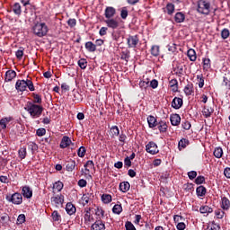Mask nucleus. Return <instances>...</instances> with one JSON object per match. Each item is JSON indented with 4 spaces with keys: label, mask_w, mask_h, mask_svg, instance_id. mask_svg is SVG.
Segmentation results:
<instances>
[{
    "label": "nucleus",
    "mask_w": 230,
    "mask_h": 230,
    "mask_svg": "<svg viewBox=\"0 0 230 230\" xmlns=\"http://www.w3.org/2000/svg\"><path fill=\"white\" fill-rule=\"evenodd\" d=\"M196 193L198 197H205L206 193H208V190L206 187L200 185L196 189Z\"/></svg>",
    "instance_id": "c85d7f7f"
},
{
    "label": "nucleus",
    "mask_w": 230,
    "mask_h": 230,
    "mask_svg": "<svg viewBox=\"0 0 230 230\" xmlns=\"http://www.w3.org/2000/svg\"><path fill=\"white\" fill-rule=\"evenodd\" d=\"M66 211L67 215H75V213H76V207H75L73 203L69 202L66 204Z\"/></svg>",
    "instance_id": "b1692460"
},
{
    "label": "nucleus",
    "mask_w": 230,
    "mask_h": 230,
    "mask_svg": "<svg viewBox=\"0 0 230 230\" xmlns=\"http://www.w3.org/2000/svg\"><path fill=\"white\" fill-rule=\"evenodd\" d=\"M211 67V59L203 58V68L209 69Z\"/></svg>",
    "instance_id": "864d4df0"
},
{
    "label": "nucleus",
    "mask_w": 230,
    "mask_h": 230,
    "mask_svg": "<svg viewBox=\"0 0 230 230\" xmlns=\"http://www.w3.org/2000/svg\"><path fill=\"white\" fill-rule=\"evenodd\" d=\"M26 222V216L24 214H20L17 218V224H24Z\"/></svg>",
    "instance_id": "680f3d73"
},
{
    "label": "nucleus",
    "mask_w": 230,
    "mask_h": 230,
    "mask_svg": "<svg viewBox=\"0 0 230 230\" xmlns=\"http://www.w3.org/2000/svg\"><path fill=\"white\" fill-rule=\"evenodd\" d=\"M184 93L186 94V96H191V94H193L195 92L193 91V84H188L185 87H184Z\"/></svg>",
    "instance_id": "473e14b6"
},
{
    "label": "nucleus",
    "mask_w": 230,
    "mask_h": 230,
    "mask_svg": "<svg viewBox=\"0 0 230 230\" xmlns=\"http://www.w3.org/2000/svg\"><path fill=\"white\" fill-rule=\"evenodd\" d=\"M213 154L217 159H222V155H224V150L222 147H216Z\"/></svg>",
    "instance_id": "e433bc0d"
},
{
    "label": "nucleus",
    "mask_w": 230,
    "mask_h": 230,
    "mask_svg": "<svg viewBox=\"0 0 230 230\" xmlns=\"http://www.w3.org/2000/svg\"><path fill=\"white\" fill-rule=\"evenodd\" d=\"M15 76H17V72H15V70H8L5 72L4 82H12Z\"/></svg>",
    "instance_id": "a211bd4d"
},
{
    "label": "nucleus",
    "mask_w": 230,
    "mask_h": 230,
    "mask_svg": "<svg viewBox=\"0 0 230 230\" xmlns=\"http://www.w3.org/2000/svg\"><path fill=\"white\" fill-rule=\"evenodd\" d=\"M71 145L75 146V144L73 143V141H71V138L67 136H64L59 144V147L64 149V148H67L68 146H71Z\"/></svg>",
    "instance_id": "1a4fd4ad"
},
{
    "label": "nucleus",
    "mask_w": 230,
    "mask_h": 230,
    "mask_svg": "<svg viewBox=\"0 0 230 230\" xmlns=\"http://www.w3.org/2000/svg\"><path fill=\"white\" fill-rule=\"evenodd\" d=\"M230 35L229 29H223L221 31V38L226 40V39H228Z\"/></svg>",
    "instance_id": "6e6d98bb"
},
{
    "label": "nucleus",
    "mask_w": 230,
    "mask_h": 230,
    "mask_svg": "<svg viewBox=\"0 0 230 230\" xmlns=\"http://www.w3.org/2000/svg\"><path fill=\"white\" fill-rule=\"evenodd\" d=\"M116 15V8L112 6H108L105 8L104 11V17L106 19H112Z\"/></svg>",
    "instance_id": "9b49d317"
},
{
    "label": "nucleus",
    "mask_w": 230,
    "mask_h": 230,
    "mask_svg": "<svg viewBox=\"0 0 230 230\" xmlns=\"http://www.w3.org/2000/svg\"><path fill=\"white\" fill-rule=\"evenodd\" d=\"M119 190L122 193H127L130 190V183L128 181H122L119 183Z\"/></svg>",
    "instance_id": "bb28decb"
},
{
    "label": "nucleus",
    "mask_w": 230,
    "mask_h": 230,
    "mask_svg": "<svg viewBox=\"0 0 230 230\" xmlns=\"http://www.w3.org/2000/svg\"><path fill=\"white\" fill-rule=\"evenodd\" d=\"M66 172H73V170L76 168V161L70 159L68 162H66Z\"/></svg>",
    "instance_id": "a878e982"
},
{
    "label": "nucleus",
    "mask_w": 230,
    "mask_h": 230,
    "mask_svg": "<svg viewBox=\"0 0 230 230\" xmlns=\"http://www.w3.org/2000/svg\"><path fill=\"white\" fill-rule=\"evenodd\" d=\"M212 3L213 0H199L197 7L198 13H200L201 15H209L211 10H213L211 7Z\"/></svg>",
    "instance_id": "f03ea898"
},
{
    "label": "nucleus",
    "mask_w": 230,
    "mask_h": 230,
    "mask_svg": "<svg viewBox=\"0 0 230 230\" xmlns=\"http://www.w3.org/2000/svg\"><path fill=\"white\" fill-rule=\"evenodd\" d=\"M223 85H225L226 89H230V79L227 76L223 77Z\"/></svg>",
    "instance_id": "338daca9"
},
{
    "label": "nucleus",
    "mask_w": 230,
    "mask_h": 230,
    "mask_svg": "<svg viewBox=\"0 0 230 230\" xmlns=\"http://www.w3.org/2000/svg\"><path fill=\"white\" fill-rule=\"evenodd\" d=\"M92 230H105V223L101 218H96L91 226Z\"/></svg>",
    "instance_id": "9d476101"
},
{
    "label": "nucleus",
    "mask_w": 230,
    "mask_h": 230,
    "mask_svg": "<svg viewBox=\"0 0 230 230\" xmlns=\"http://www.w3.org/2000/svg\"><path fill=\"white\" fill-rule=\"evenodd\" d=\"M94 222V217L91 215V208H85L84 210V223Z\"/></svg>",
    "instance_id": "6ab92c4d"
},
{
    "label": "nucleus",
    "mask_w": 230,
    "mask_h": 230,
    "mask_svg": "<svg viewBox=\"0 0 230 230\" xmlns=\"http://www.w3.org/2000/svg\"><path fill=\"white\" fill-rule=\"evenodd\" d=\"M183 103L184 102L182 101V98L174 97L172 102H171V105L172 109H175L176 111H178V109H181V107H182Z\"/></svg>",
    "instance_id": "f8f14e48"
},
{
    "label": "nucleus",
    "mask_w": 230,
    "mask_h": 230,
    "mask_svg": "<svg viewBox=\"0 0 230 230\" xmlns=\"http://www.w3.org/2000/svg\"><path fill=\"white\" fill-rule=\"evenodd\" d=\"M104 22L111 30H119L121 28V20L119 19L110 18L104 20Z\"/></svg>",
    "instance_id": "423d86ee"
},
{
    "label": "nucleus",
    "mask_w": 230,
    "mask_h": 230,
    "mask_svg": "<svg viewBox=\"0 0 230 230\" xmlns=\"http://www.w3.org/2000/svg\"><path fill=\"white\" fill-rule=\"evenodd\" d=\"M204 182H206V178L202 175H199L195 179V184H204Z\"/></svg>",
    "instance_id": "bf43d9fd"
},
{
    "label": "nucleus",
    "mask_w": 230,
    "mask_h": 230,
    "mask_svg": "<svg viewBox=\"0 0 230 230\" xmlns=\"http://www.w3.org/2000/svg\"><path fill=\"white\" fill-rule=\"evenodd\" d=\"M22 195L24 199H31L33 197V190L30 186H23L22 189Z\"/></svg>",
    "instance_id": "4468645a"
},
{
    "label": "nucleus",
    "mask_w": 230,
    "mask_h": 230,
    "mask_svg": "<svg viewBox=\"0 0 230 230\" xmlns=\"http://www.w3.org/2000/svg\"><path fill=\"white\" fill-rule=\"evenodd\" d=\"M79 67H81L82 69H86L87 67V59L85 58H81L78 60L77 62Z\"/></svg>",
    "instance_id": "3c124183"
},
{
    "label": "nucleus",
    "mask_w": 230,
    "mask_h": 230,
    "mask_svg": "<svg viewBox=\"0 0 230 230\" xmlns=\"http://www.w3.org/2000/svg\"><path fill=\"white\" fill-rule=\"evenodd\" d=\"M207 230H220V225L215 223V221H212L208 226Z\"/></svg>",
    "instance_id": "8fccbe9b"
},
{
    "label": "nucleus",
    "mask_w": 230,
    "mask_h": 230,
    "mask_svg": "<svg viewBox=\"0 0 230 230\" xmlns=\"http://www.w3.org/2000/svg\"><path fill=\"white\" fill-rule=\"evenodd\" d=\"M111 137H118L119 136V128L118 126H112L110 128Z\"/></svg>",
    "instance_id": "7c9ffc66"
},
{
    "label": "nucleus",
    "mask_w": 230,
    "mask_h": 230,
    "mask_svg": "<svg viewBox=\"0 0 230 230\" xmlns=\"http://www.w3.org/2000/svg\"><path fill=\"white\" fill-rule=\"evenodd\" d=\"M157 127H158V130L161 133H164L168 130V124H166V121L164 120L159 121Z\"/></svg>",
    "instance_id": "cd10ccee"
},
{
    "label": "nucleus",
    "mask_w": 230,
    "mask_h": 230,
    "mask_svg": "<svg viewBox=\"0 0 230 230\" xmlns=\"http://www.w3.org/2000/svg\"><path fill=\"white\" fill-rule=\"evenodd\" d=\"M48 31H49V28L46 24V22H37L32 27V32L36 37H46L48 35Z\"/></svg>",
    "instance_id": "7ed1b4c3"
},
{
    "label": "nucleus",
    "mask_w": 230,
    "mask_h": 230,
    "mask_svg": "<svg viewBox=\"0 0 230 230\" xmlns=\"http://www.w3.org/2000/svg\"><path fill=\"white\" fill-rule=\"evenodd\" d=\"M119 141L122 143V145H125L127 143V135L123 133V131L119 134Z\"/></svg>",
    "instance_id": "5fc2aeb1"
},
{
    "label": "nucleus",
    "mask_w": 230,
    "mask_h": 230,
    "mask_svg": "<svg viewBox=\"0 0 230 230\" xmlns=\"http://www.w3.org/2000/svg\"><path fill=\"white\" fill-rule=\"evenodd\" d=\"M190 145V140L188 138H181L178 143V148L179 150H183V148H186Z\"/></svg>",
    "instance_id": "2f4dec72"
},
{
    "label": "nucleus",
    "mask_w": 230,
    "mask_h": 230,
    "mask_svg": "<svg viewBox=\"0 0 230 230\" xmlns=\"http://www.w3.org/2000/svg\"><path fill=\"white\" fill-rule=\"evenodd\" d=\"M169 85L172 93H179V81H177V79H172L169 82Z\"/></svg>",
    "instance_id": "5701e85b"
},
{
    "label": "nucleus",
    "mask_w": 230,
    "mask_h": 230,
    "mask_svg": "<svg viewBox=\"0 0 230 230\" xmlns=\"http://www.w3.org/2000/svg\"><path fill=\"white\" fill-rule=\"evenodd\" d=\"M32 102L31 103H34V105H41L42 104V95L38 93H32Z\"/></svg>",
    "instance_id": "412c9836"
},
{
    "label": "nucleus",
    "mask_w": 230,
    "mask_h": 230,
    "mask_svg": "<svg viewBox=\"0 0 230 230\" xmlns=\"http://www.w3.org/2000/svg\"><path fill=\"white\" fill-rule=\"evenodd\" d=\"M54 190H57V191H62L64 189V183L60 181H56L53 185Z\"/></svg>",
    "instance_id": "49530a36"
},
{
    "label": "nucleus",
    "mask_w": 230,
    "mask_h": 230,
    "mask_svg": "<svg viewBox=\"0 0 230 230\" xmlns=\"http://www.w3.org/2000/svg\"><path fill=\"white\" fill-rule=\"evenodd\" d=\"M159 53H161L159 46L158 45L152 46L151 55H153V57H159Z\"/></svg>",
    "instance_id": "c03bdc74"
},
{
    "label": "nucleus",
    "mask_w": 230,
    "mask_h": 230,
    "mask_svg": "<svg viewBox=\"0 0 230 230\" xmlns=\"http://www.w3.org/2000/svg\"><path fill=\"white\" fill-rule=\"evenodd\" d=\"M168 51H170V53H172L173 55H177V53H179V51L177 50V44L175 43H172L169 44L167 46Z\"/></svg>",
    "instance_id": "37998d69"
},
{
    "label": "nucleus",
    "mask_w": 230,
    "mask_h": 230,
    "mask_svg": "<svg viewBox=\"0 0 230 230\" xmlns=\"http://www.w3.org/2000/svg\"><path fill=\"white\" fill-rule=\"evenodd\" d=\"M18 155L22 160L26 159V155H28L26 146L20 147V149L18 150Z\"/></svg>",
    "instance_id": "58836bf2"
},
{
    "label": "nucleus",
    "mask_w": 230,
    "mask_h": 230,
    "mask_svg": "<svg viewBox=\"0 0 230 230\" xmlns=\"http://www.w3.org/2000/svg\"><path fill=\"white\" fill-rule=\"evenodd\" d=\"M215 215L217 219L222 220V218H224V215H226V210L220 208L217 209L215 210Z\"/></svg>",
    "instance_id": "a18cd8bd"
},
{
    "label": "nucleus",
    "mask_w": 230,
    "mask_h": 230,
    "mask_svg": "<svg viewBox=\"0 0 230 230\" xmlns=\"http://www.w3.org/2000/svg\"><path fill=\"white\" fill-rule=\"evenodd\" d=\"M198 80V85L199 89H202L204 87V75L202 74L197 75Z\"/></svg>",
    "instance_id": "de8ad7c7"
},
{
    "label": "nucleus",
    "mask_w": 230,
    "mask_h": 230,
    "mask_svg": "<svg viewBox=\"0 0 230 230\" xmlns=\"http://www.w3.org/2000/svg\"><path fill=\"white\" fill-rule=\"evenodd\" d=\"M95 215L96 217H98L97 218H100L102 220V218H105V210H103L102 207H98L95 209Z\"/></svg>",
    "instance_id": "4c0bfd02"
},
{
    "label": "nucleus",
    "mask_w": 230,
    "mask_h": 230,
    "mask_svg": "<svg viewBox=\"0 0 230 230\" xmlns=\"http://www.w3.org/2000/svg\"><path fill=\"white\" fill-rule=\"evenodd\" d=\"M221 209L223 211H229L230 208V200L226 196H221Z\"/></svg>",
    "instance_id": "2eb2a0df"
},
{
    "label": "nucleus",
    "mask_w": 230,
    "mask_h": 230,
    "mask_svg": "<svg viewBox=\"0 0 230 230\" xmlns=\"http://www.w3.org/2000/svg\"><path fill=\"white\" fill-rule=\"evenodd\" d=\"M170 120L172 127H179L181 125V115L177 113L172 114L171 115Z\"/></svg>",
    "instance_id": "dca6fc26"
},
{
    "label": "nucleus",
    "mask_w": 230,
    "mask_h": 230,
    "mask_svg": "<svg viewBox=\"0 0 230 230\" xmlns=\"http://www.w3.org/2000/svg\"><path fill=\"white\" fill-rule=\"evenodd\" d=\"M165 8L168 15H173V13L175 12V4L169 3L166 4Z\"/></svg>",
    "instance_id": "a19ab883"
},
{
    "label": "nucleus",
    "mask_w": 230,
    "mask_h": 230,
    "mask_svg": "<svg viewBox=\"0 0 230 230\" xmlns=\"http://www.w3.org/2000/svg\"><path fill=\"white\" fill-rule=\"evenodd\" d=\"M28 87L29 91H35V86L33 85V82L30 79L27 80H17L15 84L16 91L20 93H24L26 88Z\"/></svg>",
    "instance_id": "20e7f679"
},
{
    "label": "nucleus",
    "mask_w": 230,
    "mask_h": 230,
    "mask_svg": "<svg viewBox=\"0 0 230 230\" xmlns=\"http://www.w3.org/2000/svg\"><path fill=\"white\" fill-rule=\"evenodd\" d=\"M101 199L103 204H111L112 202V196L111 194H102Z\"/></svg>",
    "instance_id": "ea45409f"
},
{
    "label": "nucleus",
    "mask_w": 230,
    "mask_h": 230,
    "mask_svg": "<svg viewBox=\"0 0 230 230\" xmlns=\"http://www.w3.org/2000/svg\"><path fill=\"white\" fill-rule=\"evenodd\" d=\"M146 152L147 154H151V155H155V154H159V148L157 147V144L154 141H150L146 146Z\"/></svg>",
    "instance_id": "0eeeda50"
},
{
    "label": "nucleus",
    "mask_w": 230,
    "mask_h": 230,
    "mask_svg": "<svg viewBox=\"0 0 230 230\" xmlns=\"http://www.w3.org/2000/svg\"><path fill=\"white\" fill-rule=\"evenodd\" d=\"M185 20H186V15L183 13L179 12L175 13L174 21L178 24H181V22H184Z\"/></svg>",
    "instance_id": "4be33fe9"
},
{
    "label": "nucleus",
    "mask_w": 230,
    "mask_h": 230,
    "mask_svg": "<svg viewBox=\"0 0 230 230\" xmlns=\"http://www.w3.org/2000/svg\"><path fill=\"white\" fill-rule=\"evenodd\" d=\"M24 111L30 114L32 119H37V118H40V116H42V112H44V107L29 101L24 106Z\"/></svg>",
    "instance_id": "f257e3e1"
},
{
    "label": "nucleus",
    "mask_w": 230,
    "mask_h": 230,
    "mask_svg": "<svg viewBox=\"0 0 230 230\" xmlns=\"http://www.w3.org/2000/svg\"><path fill=\"white\" fill-rule=\"evenodd\" d=\"M84 48L87 51H89V53H94V51H96V45L93 43V41H87L84 44Z\"/></svg>",
    "instance_id": "393cba45"
},
{
    "label": "nucleus",
    "mask_w": 230,
    "mask_h": 230,
    "mask_svg": "<svg viewBox=\"0 0 230 230\" xmlns=\"http://www.w3.org/2000/svg\"><path fill=\"white\" fill-rule=\"evenodd\" d=\"M176 228L178 230H184L186 229V224L184 222H180L177 224Z\"/></svg>",
    "instance_id": "774afa93"
},
{
    "label": "nucleus",
    "mask_w": 230,
    "mask_h": 230,
    "mask_svg": "<svg viewBox=\"0 0 230 230\" xmlns=\"http://www.w3.org/2000/svg\"><path fill=\"white\" fill-rule=\"evenodd\" d=\"M213 112H214L213 108H208L204 106L202 114L205 118H211V114H213Z\"/></svg>",
    "instance_id": "c9c22d12"
},
{
    "label": "nucleus",
    "mask_w": 230,
    "mask_h": 230,
    "mask_svg": "<svg viewBox=\"0 0 230 230\" xmlns=\"http://www.w3.org/2000/svg\"><path fill=\"white\" fill-rule=\"evenodd\" d=\"M84 166L85 172H87L89 173L90 171H89V169L87 167L94 168V162H93L92 160H88L86 162V164H84Z\"/></svg>",
    "instance_id": "4d7b16f0"
},
{
    "label": "nucleus",
    "mask_w": 230,
    "mask_h": 230,
    "mask_svg": "<svg viewBox=\"0 0 230 230\" xmlns=\"http://www.w3.org/2000/svg\"><path fill=\"white\" fill-rule=\"evenodd\" d=\"M66 23L68 24L69 28H75V26H76V19L69 18Z\"/></svg>",
    "instance_id": "0e129e2a"
},
{
    "label": "nucleus",
    "mask_w": 230,
    "mask_h": 230,
    "mask_svg": "<svg viewBox=\"0 0 230 230\" xmlns=\"http://www.w3.org/2000/svg\"><path fill=\"white\" fill-rule=\"evenodd\" d=\"M125 227H126V230H137L136 226H134V224H132V222L130 221H127L125 223Z\"/></svg>",
    "instance_id": "69168bd1"
},
{
    "label": "nucleus",
    "mask_w": 230,
    "mask_h": 230,
    "mask_svg": "<svg viewBox=\"0 0 230 230\" xmlns=\"http://www.w3.org/2000/svg\"><path fill=\"white\" fill-rule=\"evenodd\" d=\"M86 152H87V149H85V146H81V147L77 150V155H78V157H85Z\"/></svg>",
    "instance_id": "603ef678"
},
{
    "label": "nucleus",
    "mask_w": 230,
    "mask_h": 230,
    "mask_svg": "<svg viewBox=\"0 0 230 230\" xmlns=\"http://www.w3.org/2000/svg\"><path fill=\"white\" fill-rule=\"evenodd\" d=\"M51 202L54 204V206H57V208H58V206H62V204H64V195L60 194L52 197Z\"/></svg>",
    "instance_id": "ddd939ff"
},
{
    "label": "nucleus",
    "mask_w": 230,
    "mask_h": 230,
    "mask_svg": "<svg viewBox=\"0 0 230 230\" xmlns=\"http://www.w3.org/2000/svg\"><path fill=\"white\" fill-rule=\"evenodd\" d=\"M128 48H137V44H139V36L137 35H129L127 38Z\"/></svg>",
    "instance_id": "6e6552de"
},
{
    "label": "nucleus",
    "mask_w": 230,
    "mask_h": 230,
    "mask_svg": "<svg viewBox=\"0 0 230 230\" xmlns=\"http://www.w3.org/2000/svg\"><path fill=\"white\" fill-rule=\"evenodd\" d=\"M27 145L29 150H31L32 154L33 152L39 150V146L35 142H29Z\"/></svg>",
    "instance_id": "09e8293b"
},
{
    "label": "nucleus",
    "mask_w": 230,
    "mask_h": 230,
    "mask_svg": "<svg viewBox=\"0 0 230 230\" xmlns=\"http://www.w3.org/2000/svg\"><path fill=\"white\" fill-rule=\"evenodd\" d=\"M123 211V207L120 204H116L112 208V212L114 215H121V212Z\"/></svg>",
    "instance_id": "79ce46f5"
},
{
    "label": "nucleus",
    "mask_w": 230,
    "mask_h": 230,
    "mask_svg": "<svg viewBox=\"0 0 230 230\" xmlns=\"http://www.w3.org/2000/svg\"><path fill=\"white\" fill-rule=\"evenodd\" d=\"M51 217L53 222H58V224L62 222V216H60V214H58V211L57 210H54L52 212Z\"/></svg>",
    "instance_id": "f704fd0d"
},
{
    "label": "nucleus",
    "mask_w": 230,
    "mask_h": 230,
    "mask_svg": "<svg viewBox=\"0 0 230 230\" xmlns=\"http://www.w3.org/2000/svg\"><path fill=\"white\" fill-rule=\"evenodd\" d=\"M199 213L201 215H204L205 217H208L210 213H213V208L208 206V205H203L199 208Z\"/></svg>",
    "instance_id": "f3484780"
},
{
    "label": "nucleus",
    "mask_w": 230,
    "mask_h": 230,
    "mask_svg": "<svg viewBox=\"0 0 230 230\" xmlns=\"http://www.w3.org/2000/svg\"><path fill=\"white\" fill-rule=\"evenodd\" d=\"M187 56L189 57L190 62H195V60H197V52L193 49H190L187 51Z\"/></svg>",
    "instance_id": "72a5a7b5"
},
{
    "label": "nucleus",
    "mask_w": 230,
    "mask_h": 230,
    "mask_svg": "<svg viewBox=\"0 0 230 230\" xmlns=\"http://www.w3.org/2000/svg\"><path fill=\"white\" fill-rule=\"evenodd\" d=\"M120 17L121 19H127L128 17V10H127V7H123L120 11Z\"/></svg>",
    "instance_id": "13d9d810"
},
{
    "label": "nucleus",
    "mask_w": 230,
    "mask_h": 230,
    "mask_svg": "<svg viewBox=\"0 0 230 230\" xmlns=\"http://www.w3.org/2000/svg\"><path fill=\"white\" fill-rule=\"evenodd\" d=\"M36 136L39 137H42V136H46V128H40L36 130Z\"/></svg>",
    "instance_id": "052dcab7"
},
{
    "label": "nucleus",
    "mask_w": 230,
    "mask_h": 230,
    "mask_svg": "<svg viewBox=\"0 0 230 230\" xmlns=\"http://www.w3.org/2000/svg\"><path fill=\"white\" fill-rule=\"evenodd\" d=\"M147 123L149 125V128H155L159 122H157V119H155V117L149 115L147 117Z\"/></svg>",
    "instance_id": "aec40b11"
},
{
    "label": "nucleus",
    "mask_w": 230,
    "mask_h": 230,
    "mask_svg": "<svg viewBox=\"0 0 230 230\" xmlns=\"http://www.w3.org/2000/svg\"><path fill=\"white\" fill-rule=\"evenodd\" d=\"M139 87L141 89H147V87H150V82L149 81H140Z\"/></svg>",
    "instance_id": "e2e57ef3"
},
{
    "label": "nucleus",
    "mask_w": 230,
    "mask_h": 230,
    "mask_svg": "<svg viewBox=\"0 0 230 230\" xmlns=\"http://www.w3.org/2000/svg\"><path fill=\"white\" fill-rule=\"evenodd\" d=\"M13 12L15 15H18V17L21 16V14L22 13L21 4L14 3V4L13 5Z\"/></svg>",
    "instance_id": "c756f323"
},
{
    "label": "nucleus",
    "mask_w": 230,
    "mask_h": 230,
    "mask_svg": "<svg viewBox=\"0 0 230 230\" xmlns=\"http://www.w3.org/2000/svg\"><path fill=\"white\" fill-rule=\"evenodd\" d=\"M5 199L7 202H12L15 206H21L22 204V194L15 192L13 195H6Z\"/></svg>",
    "instance_id": "39448f33"
}]
</instances>
